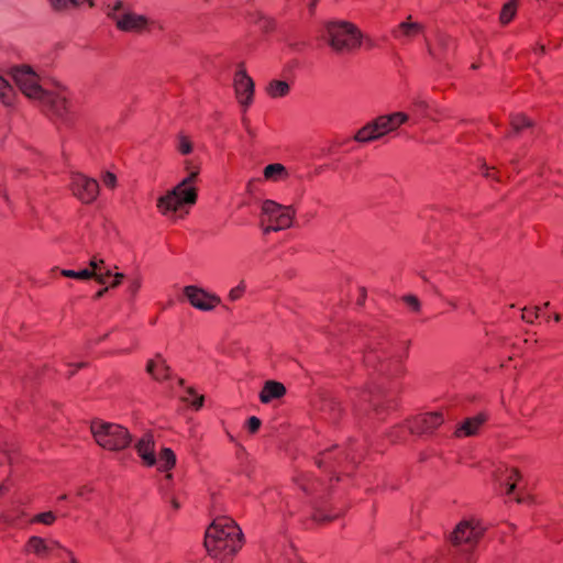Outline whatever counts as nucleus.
<instances>
[{
  "instance_id": "1",
  "label": "nucleus",
  "mask_w": 563,
  "mask_h": 563,
  "mask_svg": "<svg viewBox=\"0 0 563 563\" xmlns=\"http://www.w3.org/2000/svg\"><path fill=\"white\" fill-rule=\"evenodd\" d=\"M20 91L34 101L48 117L67 122L70 114L68 93L60 85H47L27 65L14 66L9 73Z\"/></svg>"
},
{
  "instance_id": "2",
  "label": "nucleus",
  "mask_w": 563,
  "mask_h": 563,
  "mask_svg": "<svg viewBox=\"0 0 563 563\" xmlns=\"http://www.w3.org/2000/svg\"><path fill=\"white\" fill-rule=\"evenodd\" d=\"M185 169L188 175L157 200V209L165 217L184 218L197 201L195 184L199 175V167L187 159Z\"/></svg>"
},
{
  "instance_id": "3",
  "label": "nucleus",
  "mask_w": 563,
  "mask_h": 563,
  "mask_svg": "<svg viewBox=\"0 0 563 563\" xmlns=\"http://www.w3.org/2000/svg\"><path fill=\"white\" fill-rule=\"evenodd\" d=\"M242 537L240 527L231 518L220 517L208 527L205 547L212 558L225 562L242 548Z\"/></svg>"
},
{
  "instance_id": "4",
  "label": "nucleus",
  "mask_w": 563,
  "mask_h": 563,
  "mask_svg": "<svg viewBox=\"0 0 563 563\" xmlns=\"http://www.w3.org/2000/svg\"><path fill=\"white\" fill-rule=\"evenodd\" d=\"M107 15L118 30L126 33L142 34L152 31L154 27H161L154 19L136 13L128 3L121 0L107 5Z\"/></svg>"
},
{
  "instance_id": "5",
  "label": "nucleus",
  "mask_w": 563,
  "mask_h": 563,
  "mask_svg": "<svg viewBox=\"0 0 563 563\" xmlns=\"http://www.w3.org/2000/svg\"><path fill=\"white\" fill-rule=\"evenodd\" d=\"M325 40L336 53H351L363 44V34L356 25L346 21L330 22L325 26Z\"/></svg>"
},
{
  "instance_id": "6",
  "label": "nucleus",
  "mask_w": 563,
  "mask_h": 563,
  "mask_svg": "<svg viewBox=\"0 0 563 563\" xmlns=\"http://www.w3.org/2000/svg\"><path fill=\"white\" fill-rule=\"evenodd\" d=\"M136 452L145 466H156L159 472H166V478L172 479L169 471L176 464L175 453L168 449H162L158 456L155 454V442L151 433H145L135 444Z\"/></svg>"
},
{
  "instance_id": "7",
  "label": "nucleus",
  "mask_w": 563,
  "mask_h": 563,
  "mask_svg": "<svg viewBox=\"0 0 563 563\" xmlns=\"http://www.w3.org/2000/svg\"><path fill=\"white\" fill-rule=\"evenodd\" d=\"M409 120L405 112H394L387 115H380L361 128L354 135V140L360 143L376 141L384 135L397 130Z\"/></svg>"
},
{
  "instance_id": "8",
  "label": "nucleus",
  "mask_w": 563,
  "mask_h": 563,
  "mask_svg": "<svg viewBox=\"0 0 563 563\" xmlns=\"http://www.w3.org/2000/svg\"><path fill=\"white\" fill-rule=\"evenodd\" d=\"M295 217L296 209L292 206L280 205L271 199L262 202L261 222L264 225V233L290 228Z\"/></svg>"
},
{
  "instance_id": "9",
  "label": "nucleus",
  "mask_w": 563,
  "mask_h": 563,
  "mask_svg": "<svg viewBox=\"0 0 563 563\" xmlns=\"http://www.w3.org/2000/svg\"><path fill=\"white\" fill-rule=\"evenodd\" d=\"M90 428L96 442L106 450L119 451L132 441L128 429L120 424L93 421Z\"/></svg>"
},
{
  "instance_id": "10",
  "label": "nucleus",
  "mask_w": 563,
  "mask_h": 563,
  "mask_svg": "<svg viewBox=\"0 0 563 563\" xmlns=\"http://www.w3.org/2000/svg\"><path fill=\"white\" fill-rule=\"evenodd\" d=\"M485 528L476 519L461 521L451 536L453 545L466 555V563H471V553L483 537Z\"/></svg>"
},
{
  "instance_id": "11",
  "label": "nucleus",
  "mask_w": 563,
  "mask_h": 563,
  "mask_svg": "<svg viewBox=\"0 0 563 563\" xmlns=\"http://www.w3.org/2000/svg\"><path fill=\"white\" fill-rule=\"evenodd\" d=\"M25 552L38 559H46L52 555L67 558V552L69 551L54 540L31 537L25 544Z\"/></svg>"
},
{
  "instance_id": "12",
  "label": "nucleus",
  "mask_w": 563,
  "mask_h": 563,
  "mask_svg": "<svg viewBox=\"0 0 563 563\" xmlns=\"http://www.w3.org/2000/svg\"><path fill=\"white\" fill-rule=\"evenodd\" d=\"M70 189L81 202L90 203L98 197L99 184L93 178L75 173L70 177Z\"/></svg>"
},
{
  "instance_id": "13",
  "label": "nucleus",
  "mask_w": 563,
  "mask_h": 563,
  "mask_svg": "<svg viewBox=\"0 0 563 563\" xmlns=\"http://www.w3.org/2000/svg\"><path fill=\"white\" fill-rule=\"evenodd\" d=\"M183 291L189 303L194 308L201 311H211L221 302L219 296L211 294L198 286H185Z\"/></svg>"
},
{
  "instance_id": "14",
  "label": "nucleus",
  "mask_w": 563,
  "mask_h": 563,
  "mask_svg": "<svg viewBox=\"0 0 563 563\" xmlns=\"http://www.w3.org/2000/svg\"><path fill=\"white\" fill-rule=\"evenodd\" d=\"M89 266V268H85L78 272L71 269H63L60 274L68 278L87 280L93 277L99 284L108 283V279L111 277V273L109 269L104 268L103 260L92 257L90 260Z\"/></svg>"
},
{
  "instance_id": "15",
  "label": "nucleus",
  "mask_w": 563,
  "mask_h": 563,
  "mask_svg": "<svg viewBox=\"0 0 563 563\" xmlns=\"http://www.w3.org/2000/svg\"><path fill=\"white\" fill-rule=\"evenodd\" d=\"M234 91L238 102L243 108V111H246L253 102L254 81L242 66H240L234 75Z\"/></svg>"
},
{
  "instance_id": "16",
  "label": "nucleus",
  "mask_w": 563,
  "mask_h": 563,
  "mask_svg": "<svg viewBox=\"0 0 563 563\" xmlns=\"http://www.w3.org/2000/svg\"><path fill=\"white\" fill-rule=\"evenodd\" d=\"M444 419L440 412H426L415 417L408 422V429L411 433L422 434L432 432L443 423Z\"/></svg>"
},
{
  "instance_id": "17",
  "label": "nucleus",
  "mask_w": 563,
  "mask_h": 563,
  "mask_svg": "<svg viewBox=\"0 0 563 563\" xmlns=\"http://www.w3.org/2000/svg\"><path fill=\"white\" fill-rule=\"evenodd\" d=\"M422 32V24L412 22L411 16H409L406 21L399 23L393 30V36L402 43H408L420 35Z\"/></svg>"
},
{
  "instance_id": "18",
  "label": "nucleus",
  "mask_w": 563,
  "mask_h": 563,
  "mask_svg": "<svg viewBox=\"0 0 563 563\" xmlns=\"http://www.w3.org/2000/svg\"><path fill=\"white\" fill-rule=\"evenodd\" d=\"M411 111L417 115L428 118L432 121H438L440 119V110L437 106L422 98L413 100Z\"/></svg>"
},
{
  "instance_id": "19",
  "label": "nucleus",
  "mask_w": 563,
  "mask_h": 563,
  "mask_svg": "<svg viewBox=\"0 0 563 563\" xmlns=\"http://www.w3.org/2000/svg\"><path fill=\"white\" fill-rule=\"evenodd\" d=\"M485 421H486V416L483 413H479L472 418H467L455 430V435L457 438L475 435L478 433L479 429L483 427Z\"/></svg>"
},
{
  "instance_id": "20",
  "label": "nucleus",
  "mask_w": 563,
  "mask_h": 563,
  "mask_svg": "<svg viewBox=\"0 0 563 563\" xmlns=\"http://www.w3.org/2000/svg\"><path fill=\"white\" fill-rule=\"evenodd\" d=\"M286 394L285 386L276 380H267L261 393H260V400L263 404H268L274 399H279Z\"/></svg>"
},
{
  "instance_id": "21",
  "label": "nucleus",
  "mask_w": 563,
  "mask_h": 563,
  "mask_svg": "<svg viewBox=\"0 0 563 563\" xmlns=\"http://www.w3.org/2000/svg\"><path fill=\"white\" fill-rule=\"evenodd\" d=\"M320 410L325 419L334 422L339 419L341 415V402L332 396H325L321 400Z\"/></svg>"
},
{
  "instance_id": "22",
  "label": "nucleus",
  "mask_w": 563,
  "mask_h": 563,
  "mask_svg": "<svg viewBox=\"0 0 563 563\" xmlns=\"http://www.w3.org/2000/svg\"><path fill=\"white\" fill-rule=\"evenodd\" d=\"M263 178L267 181L279 183L289 178V172L280 163L268 164L263 169Z\"/></svg>"
},
{
  "instance_id": "23",
  "label": "nucleus",
  "mask_w": 563,
  "mask_h": 563,
  "mask_svg": "<svg viewBox=\"0 0 563 563\" xmlns=\"http://www.w3.org/2000/svg\"><path fill=\"white\" fill-rule=\"evenodd\" d=\"M519 478L520 474L514 467H505L503 473L497 477L500 485L505 487V494L508 496H510L514 493L516 488V483Z\"/></svg>"
},
{
  "instance_id": "24",
  "label": "nucleus",
  "mask_w": 563,
  "mask_h": 563,
  "mask_svg": "<svg viewBox=\"0 0 563 563\" xmlns=\"http://www.w3.org/2000/svg\"><path fill=\"white\" fill-rule=\"evenodd\" d=\"M453 46V41L445 36L441 35L438 37V42L435 45L428 44L429 54L438 60L443 59L446 56V53Z\"/></svg>"
},
{
  "instance_id": "25",
  "label": "nucleus",
  "mask_w": 563,
  "mask_h": 563,
  "mask_svg": "<svg viewBox=\"0 0 563 563\" xmlns=\"http://www.w3.org/2000/svg\"><path fill=\"white\" fill-rule=\"evenodd\" d=\"M147 373L155 379H165L169 376V367L166 365L164 358L157 355L154 360L147 363Z\"/></svg>"
},
{
  "instance_id": "26",
  "label": "nucleus",
  "mask_w": 563,
  "mask_h": 563,
  "mask_svg": "<svg viewBox=\"0 0 563 563\" xmlns=\"http://www.w3.org/2000/svg\"><path fill=\"white\" fill-rule=\"evenodd\" d=\"M334 451H339V448L335 446L333 450H328L320 454V456L317 459V464L320 468L327 467V465L330 464L334 457ZM343 456L345 460H354V456L351 455V451L343 452L342 450H340V452L335 455V460H341Z\"/></svg>"
},
{
  "instance_id": "27",
  "label": "nucleus",
  "mask_w": 563,
  "mask_h": 563,
  "mask_svg": "<svg viewBox=\"0 0 563 563\" xmlns=\"http://www.w3.org/2000/svg\"><path fill=\"white\" fill-rule=\"evenodd\" d=\"M295 481L305 493H312L317 490L318 487L323 485L319 479H316L311 475L303 473L298 475Z\"/></svg>"
},
{
  "instance_id": "28",
  "label": "nucleus",
  "mask_w": 563,
  "mask_h": 563,
  "mask_svg": "<svg viewBox=\"0 0 563 563\" xmlns=\"http://www.w3.org/2000/svg\"><path fill=\"white\" fill-rule=\"evenodd\" d=\"M289 84L284 80H272L266 88L267 93L272 98H282L289 93Z\"/></svg>"
},
{
  "instance_id": "29",
  "label": "nucleus",
  "mask_w": 563,
  "mask_h": 563,
  "mask_svg": "<svg viewBox=\"0 0 563 563\" xmlns=\"http://www.w3.org/2000/svg\"><path fill=\"white\" fill-rule=\"evenodd\" d=\"M15 97L14 88L10 82L0 74V101L4 106H11Z\"/></svg>"
},
{
  "instance_id": "30",
  "label": "nucleus",
  "mask_w": 563,
  "mask_h": 563,
  "mask_svg": "<svg viewBox=\"0 0 563 563\" xmlns=\"http://www.w3.org/2000/svg\"><path fill=\"white\" fill-rule=\"evenodd\" d=\"M522 0H510L504 4L501 12H500V22L503 24H507L514 19V16L516 14L517 7L519 5V3Z\"/></svg>"
},
{
  "instance_id": "31",
  "label": "nucleus",
  "mask_w": 563,
  "mask_h": 563,
  "mask_svg": "<svg viewBox=\"0 0 563 563\" xmlns=\"http://www.w3.org/2000/svg\"><path fill=\"white\" fill-rule=\"evenodd\" d=\"M510 125L514 132L518 133L525 128L531 125V121L523 114H514L510 119Z\"/></svg>"
},
{
  "instance_id": "32",
  "label": "nucleus",
  "mask_w": 563,
  "mask_h": 563,
  "mask_svg": "<svg viewBox=\"0 0 563 563\" xmlns=\"http://www.w3.org/2000/svg\"><path fill=\"white\" fill-rule=\"evenodd\" d=\"M56 520V516L54 512L52 511H46V512H42V514H38V515H35L32 519H31V522L32 523H42V525H45V526H51L55 522Z\"/></svg>"
},
{
  "instance_id": "33",
  "label": "nucleus",
  "mask_w": 563,
  "mask_h": 563,
  "mask_svg": "<svg viewBox=\"0 0 563 563\" xmlns=\"http://www.w3.org/2000/svg\"><path fill=\"white\" fill-rule=\"evenodd\" d=\"M55 11H66L73 8L71 0H47Z\"/></svg>"
},
{
  "instance_id": "34",
  "label": "nucleus",
  "mask_w": 563,
  "mask_h": 563,
  "mask_svg": "<svg viewBox=\"0 0 563 563\" xmlns=\"http://www.w3.org/2000/svg\"><path fill=\"white\" fill-rule=\"evenodd\" d=\"M177 148L183 155H187L191 152L192 144L187 136L180 135L178 137Z\"/></svg>"
},
{
  "instance_id": "35",
  "label": "nucleus",
  "mask_w": 563,
  "mask_h": 563,
  "mask_svg": "<svg viewBox=\"0 0 563 563\" xmlns=\"http://www.w3.org/2000/svg\"><path fill=\"white\" fill-rule=\"evenodd\" d=\"M142 287V277L140 275H134L129 279V291L132 296H135L137 291Z\"/></svg>"
},
{
  "instance_id": "36",
  "label": "nucleus",
  "mask_w": 563,
  "mask_h": 563,
  "mask_svg": "<svg viewBox=\"0 0 563 563\" xmlns=\"http://www.w3.org/2000/svg\"><path fill=\"white\" fill-rule=\"evenodd\" d=\"M542 309L537 307L533 309H525L522 312V319L527 322H533L534 319L540 317Z\"/></svg>"
},
{
  "instance_id": "37",
  "label": "nucleus",
  "mask_w": 563,
  "mask_h": 563,
  "mask_svg": "<svg viewBox=\"0 0 563 563\" xmlns=\"http://www.w3.org/2000/svg\"><path fill=\"white\" fill-rule=\"evenodd\" d=\"M245 291V284L241 282L236 287L232 288L229 292V299L231 301L239 300Z\"/></svg>"
},
{
  "instance_id": "38",
  "label": "nucleus",
  "mask_w": 563,
  "mask_h": 563,
  "mask_svg": "<svg viewBox=\"0 0 563 563\" xmlns=\"http://www.w3.org/2000/svg\"><path fill=\"white\" fill-rule=\"evenodd\" d=\"M404 302L406 306L411 309L412 311H419L420 309V301L419 299L413 295H408L404 297Z\"/></svg>"
},
{
  "instance_id": "39",
  "label": "nucleus",
  "mask_w": 563,
  "mask_h": 563,
  "mask_svg": "<svg viewBox=\"0 0 563 563\" xmlns=\"http://www.w3.org/2000/svg\"><path fill=\"white\" fill-rule=\"evenodd\" d=\"M102 184L110 188V189H113L117 185V177L114 174L110 173V172H106L103 175H102Z\"/></svg>"
},
{
  "instance_id": "40",
  "label": "nucleus",
  "mask_w": 563,
  "mask_h": 563,
  "mask_svg": "<svg viewBox=\"0 0 563 563\" xmlns=\"http://www.w3.org/2000/svg\"><path fill=\"white\" fill-rule=\"evenodd\" d=\"M377 358H380V355H378L374 350H368L364 356V361L368 366L374 365Z\"/></svg>"
},
{
  "instance_id": "41",
  "label": "nucleus",
  "mask_w": 563,
  "mask_h": 563,
  "mask_svg": "<svg viewBox=\"0 0 563 563\" xmlns=\"http://www.w3.org/2000/svg\"><path fill=\"white\" fill-rule=\"evenodd\" d=\"M295 558H296L295 550L292 548H289L285 553V558L282 559V561L279 563H302L300 561H295Z\"/></svg>"
},
{
  "instance_id": "42",
  "label": "nucleus",
  "mask_w": 563,
  "mask_h": 563,
  "mask_svg": "<svg viewBox=\"0 0 563 563\" xmlns=\"http://www.w3.org/2000/svg\"><path fill=\"white\" fill-rule=\"evenodd\" d=\"M261 427V420L256 417H251L247 420V428L251 433H255Z\"/></svg>"
},
{
  "instance_id": "43",
  "label": "nucleus",
  "mask_w": 563,
  "mask_h": 563,
  "mask_svg": "<svg viewBox=\"0 0 563 563\" xmlns=\"http://www.w3.org/2000/svg\"><path fill=\"white\" fill-rule=\"evenodd\" d=\"M189 395L194 397L191 400V406L196 409H199L202 406L203 397L202 396H196L195 393L190 389ZM187 401H190L189 398H186Z\"/></svg>"
},
{
  "instance_id": "44",
  "label": "nucleus",
  "mask_w": 563,
  "mask_h": 563,
  "mask_svg": "<svg viewBox=\"0 0 563 563\" xmlns=\"http://www.w3.org/2000/svg\"><path fill=\"white\" fill-rule=\"evenodd\" d=\"M91 493L92 488L88 485H84L78 488L77 496L84 499H88Z\"/></svg>"
},
{
  "instance_id": "45",
  "label": "nucleus",
  "mask_w": 563,
  "mask_h": 563,
  "mask_svg": "<svg viewBox=\"0 0 563 563\" xmlns=\"http://www.w3.org/2000/svg\"><path fill=\"white\" fill-rule=\"evenodd\" d=\"M336 516L338 515L328 516V515H323L321 511H318V512L314 514L313 518H314L316 521L325 522V521L332 520Z\"/></svg>"
},
{
  "instance_id": "46",
  "label": "nucleus",
  "mask_w": 563,
  "mask_h": 563,
  "mask_svg": "<svg viewBox=\"0 0 563 563\" xmlns=\"http://www.w3.org/2000/svg\"><path fill=\"white\" fill-rule=\"evenodd\" d=\"M487 178H494L496 180H500L498 176V172L495 169V167H486L485 174Z\"/></svg>"
},
{
  "instance_id": "47",
  "label": "nucleus",
  "mask_w": 563,
  "mask_h": 563,
  "mask_svg": "<svg viewBox=\"0 0 563 563\" xmlns=\"http://www.w3.org/2000/svg\"><path fill=\"white\" fill-rule=\"evenodd\" d=\"M124 278V275L122 273H117L114 276H113V280L110 283V286L111 287H117L119 286L122 280Z\"/></svg>"
},
{
  "instance_id": "48",
  "label": "nucleus",
  "mask_w": 563,
  "mask_h": 563,
  "mask_svg": "<svg viewBox=\"0 0 563 563\" xmlns=\"http://www.w3.org/2000/svg\"><path fill=\"white\" fill-rule=\"evenodd\" d=\"M260 26L265 31H268L269 29H272V21L266 18H262L260 20Z\"/></svg>"
},
{
  "instance_id": "49",
  "label": "nucleus",
  "mask_w": 563,
  "mask_h": 563,
  "mask_svg": "<svg viewBox=\"0 0 563 563\" xmlns=\"http://www.w3.org/2000/svg\"><path fill=\"white\" fill-rule=\"evenodd\" d=\"M170 505L175 511L180 508V504L177 501V499L175 497L170 498Z\"/></svg>"
},
{
  "instance_id": "50",
  "label": "nucleus",
  "mask_w": 563,
  "mask_h": 563,
  "mask_svg": "<svg viewBox=\"0 0 563 563\" xmlns=\"http://www.w3.org/2000/svg\"><path fill=\"white\" fill-rule=\"evenodd\" d=\"M67 559L69 560V563H78L71 552H67Z\"/></svg>"
},
{
  "instance_id": "51",
  "label": "nucleus",
  "mask_w": 563,
  "mask_h": 563,
  "mask_svg": "<svg viewBox=\"0 0 563 563\" xmlns=\"http://www.w3.org/2000/svg\"><path fill=\"white\" fill-rule=\"evenodd\" d=\"M82 365H84L82 363H78V364H76V368H75V369H73V371H70V372L68 373V375H69V376H70V375H74V373L76 372V369H78V368H79V367H81Z\"/></svg>"
},
{
  "instance_id": "52",
  "label": "nucleus",
  "mask_w": 563,
  "mask_h": 563,
  "mask_svg": "<svg viewBox=\"0 0 563 563\" xmlns=\"http://www.w3.org/2000/svg\"><path fill=\"white\" fill-rule=\"evenodd\" d=\"M108 290V288L101 289L97 292V297L100 298L104 295V292Z\"/></svg>"
},
{
  "instance_id": "53",
  "label": "nucleus",
  "mask_w": 563,
  "mask_h": 563,
  "mask_svg": "<svg viewBox=\"0 0 563 563\" xmlns=\"http://www.w3.org/2000/svg\"><path fill=\"white\" fill-rule=\"evenodd\" d=\"M66 498H67V496H66V495H62V496L59 497V500H65Z\"/></svg>"
},
{
  "instance_id": "54",
  "label": "nucleus",
  "mask_w": 563,
  "mask_h": 563,
  "mask_svg": "<svg viewBox=\"0 0 563 563\" xmlns=\"http://www.w3.org/2000/svg\"><path fill=\"white\" fill-rule=\"evenodd\" d=\"M365 43L367 44L368 47H372V43L369 40H367Z\"/></svg>"
},
{
  "instance_id": "55",
  "label": "nucleus",
  "mask_w": 563,
  "mask_h": 563,
  "mask_svg": "<svg viewBox=\"0 0 563 563\" xmlns=\"http://www.w3.org/2000/svg\"><path fill=\"white\" fill-rule=\"evenodd\" d=\"M554 320L560 321V314H555Z\"/></svg>"
},
{
  "instance_id": "56",
  "label": "nucleus",
  "mask_w": 563,
  "mask_h": 563,
  "mask_svg": "<svg viewBox=\"0 0 563 563\" xmlns=\"http://www.w3.org/2000/svg\"><path fill=\"white\" fill-rule=\"evenodd\" d=\"M316 1H317V0H314V1L310 4V9H312V8L316 5Z\"/></svg>"
},
{
  "instance_id": "57",
  "label": "nucleus",
  "mask_w": 563,
  "mask_h": 563,
  "mask_svg": "<svg viewBox=\"0 0 563 563\" xmlns=\"http://www.w3.org/2000/svg\"><path fill=\"white\" fill-rule=\"evenodd\" d=\"M4 489V486L0 485V493H2Z\"/></svg>"
}]
</instances>
